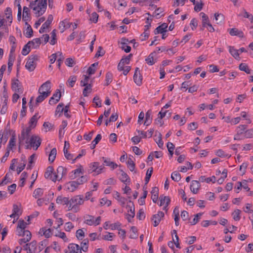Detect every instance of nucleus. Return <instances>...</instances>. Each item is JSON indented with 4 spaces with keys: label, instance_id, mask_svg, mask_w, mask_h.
<instances>
[{
    "label": "nucleus",
    "instance_id": "f257e3e1",
    "mask_svg": "<svg viewBox=\"0 0 253 253\" xmlns=\"http://www.w3.org/2000/svg\"><path fill=\"white\" fill-rule=\"evenodd\" d=\"M29 7L35 11L37 17L42 15L47 7V0H35L30 2Z\"/></svg>",
    "mask_w": 253,
    "mask_h": 253
},
{
    "label": "nucleus",
    "instance_id": "f03ea898",
    "mask_svg": "<svg viewBox=\"0 0 253 253\" xmlns=\"http://www.w3.org/2000/svg\"><path fill=\"white\" fill-rule=\"evenodd\" d=\"M39 59L37 55H31L29 56L25 65V68L30 72L33 71L37 66L36 62Z\"/></svg>",
    "mask_w": 253,
    "mask_h": 253
},
{
    "label": "nucleus",
    "instance_id": "7ed1b4c3",
    "mask_svg": "<svg viewBox=\"0 0 253 253\" xmlns=\"http://www.w3.org/2000/svg\"><path fill=\"white\" fill-rule=\"evenodd\" d=\"M67 172L66 168L62 166H59L56 169V172L53 174L52 181L54 182H55L56 180L60 181L66 175Z\"/></svg>",
    "mask_w": 253,
    "mask_h": 253
},
{
    "label": "nucleus",
    "instance_id": "20e7f679",
    "mask_svg": "<svg viewBox=\"0 0 253 253\" xmlns=\"http://www.w3.org/2000/svg\"><path fill=\"white\" fill-rule=\"evenodd\" d=\"M99 165L100 164L99 162L91 163L89 166L88 172L92 173L94 172L96 174L101 173L104 169V167L103 166H99Z\"/></svg>",
    "mask_w": 253,
    "mask_h": 253
},
{
    "label": "nucleus",
    "instance_id": "39448f33",
    "mask_svg": "<svg viewBox=\"0 0 253 253\" xmlns=\"http://www.w3.org/2000/svg\"><path fill=\"white\" fill-rule=\"evenodd\" d=\"M29 142L31 147H33L35 150H37L41 144V139L38 136L32 135Z\"/></svg>",
    "mask_w": 253,
    "mask_h": 253
},
{
    "label": "nucleus",
    "instance_id": "423d86ee",
    "mask_svg": "<svg viewBox=\"0 0 253 253\" xmlns=\"http://www.w3.org/2000/svg\"><path fill=\"white\" fill-rule=\"evenodd\" d=\"M133 80L134 83L138 86H140L142 84V76L140 73L139 68L137 67L135 69L133 75Z\"/></svg>",
    "mask_w": 253,
    "mask_h": 253
},
{
    "label": "nucleus",
    "instance_id": "0eeeda50",
    "mask_svg": "<svg viewBox=\"0 0 253 253\" xmlns=\"http://www.w3.org/2000/svg\"><path fill=\"white\" fill-rule=\"evenodd\" d=\"M164 216V213L163 211H159L157 214L153 215L152 220L153 221V225L154 227L157 226L161 221V219Z\"/></svg>",
    "mask_w": 253,
    "mask_h": 253
},
{
    "label": "nucleus",
    "instance_id": "6e6552de",
    "mask_svg": "<svg viewBox=\"0 0 253 253\" xmlns=\"http://www.w3.org/2000/svg\"><path fill=\"white\" fill-rule=\"evenodd\" d=\"M53 16L52 15H49L46 21L42 24V27L40 29V33H43L45 32V30L47 29L50 25L51 24L52 21H53Z\"/></svg>",
    "mask_w": 253,
    "mask_h": 253
},
{
    "label": "nucleus",
    "instance_id": "1a4fd4ad",
    "mask_svg": "<svg viewBox=\"0 0 253 253\" xmlns=\"http://www.w3.org/2000/svg\"><path fill=\"white\" fill-rule=\"evenodd\" d=\"M84 200L81 195L75 196L70 200V202L71 203V205H73L74 206L82 205L84 203Z\"/></svg>",
    "mask_w": 253,
    "mask_h": 253
},
{
    "label": "nucleus",
    "instance_id": "9d476101",
    "mask_svg": "<svg viewBox=\"0 0 253 253\" xmlns=\"http://www.w3.org/2000/svg\"><path fill=\"white\" fill-rule=\"evenodd\" d=\"M39 93L40 94L37 97L36 100L35 105L36 106H38L40 103L42 102L46 97H47L50 95V92H47V91L41 92V93Z\"/></svg>",
    "mask_w": 253,
    "mask_h": 253
},
{
    "label": "nucleus",
    "instance_id": "9b49d317",
    "mask_svg": "<svg viewBox=\"0 0 253 253\" xmlns=\"http://www.w3.org/2000/svg\"><path fill=\"white\" fill-rule=\"evenodd\" d=\"M51 88L50 86V82L49 81H47L44 83H43L39 88L38 92L39 93H41V92H49L50 93H51V91L50 90Z\"/></svg>",
    "mask_w": 253,
    "mask_h": 253
},
{
    "label": "nucleus",
    "instance_id": "f8f14e48",
    "mask_svg": "<svg viewBox=\"0 0 253 253\" xmlns=\"http://www.w3.org/2000/svg\"><path fill=\"white\" fill-rule=\"evenodd\" d=\"M200 186V183L198 181L193 180L190 185V190L193 194H197Z\"/></svg>",
    "mask_w": 253,
    "mask_h": 253
},
{
    "label": "nucleus",
    "instance_id": "ddd939ff",
    "mask_svg": "<svg viewBox=\"0 0 253 253\" xmlns=\"http://www.w3.org/2000/svg\"><path fill=\"white\" fill-rule=\"evenodd\" d=\"M168 26L167 23H163L155 29L154 31V34L157 35L158 34L166 33L167 31V29L168 28Z\"/></svg>",
    "mask_w": 253,
    "mask_h": 253
},
{
    "label": "nucleus",
    "instance_id": "4468645a",
    "mask_svg": "<svg viewBox=\"0 0 253 253\" xmlns=\"http://www.w3.org/2000/svg\"><path fill=\"white\" fill-rule=\"evenodd\" d=\"M12 89L18 93L22 92V89L20 87L19 81L18 79H16L13 81L11 84Z\"/></svg>",
    "mask_w": 253,
    "mask_h": 253
},
{
    "label": "nucleus",
    "instance_id": "2eb2a0df",
    "mask_svg": "<svg viewBox=\"0 0 253 253\" xmlns=\"http://www.w3.org/2000/svg\"><path fill=\"white\" fill-rule=\"evenodd\" d=\"M228 31L229 32V33L231 36H236L242 38L244 37L243 32L238 30L236 28L229 29L228 30Z\"/></svg>",
    "mask_w": 253,
    "mask_h": 253
},
{
    "label": "nucleus",
    "instance_id": "dca6fc26",
    "mask_svg": "<svg viewBox=\"0 0 253 253\" xmlns=\"http://www.w3.org/2000/svg\"><path fill=\"white\" fill-rule=\"evenodd\" d=\"M102 161L104 162V164L106 166L110 167L112 169H115L117 168L118 165L116 163L111 162L110 158L105 157H102Z\"/></svg>",
    "mask_w": 253,
    "mask_h": 253
},
{
    "label": "nucleus",
    "instance_id": "f3484780",
    "mask_svg": "<svg viewBox=\"0 0 253 253\" xmlns=\"http://www.w3.org/2000/svg\"><path fill=\"white\" fill-rule=\"evenodd\" d=\"M78 187L75 181H70L65 185V188L71 192L74 191Z\"/></svg>",
    "mask_w": 253,
    "mask_h": 253
},
{
    "label": "nucleus",
    "instance_id": "a211bd4d",
    "mask_svg": "<svg viewBox=\"0 0 253 253\" xmlns=\"http://www.w3.org/2000/svg\"><path fill=\"white\" fill-rule=\"evenodd\" d=\"M30 247H29L28 253H38V248L37 247V242L33 241L29 243Z\"/></svg>",
    "mask_w": 253,
    "mask_h": 253
},
{
    "label": "nucleus",
    "instance_id": "6ab92c4d",
    "mask_svg": "<svg viewBox=\"0 0 253 253\" xmlns=\"http://www.w3.org/2000/svg\"><path fill=\"white\" fill-rule=\"evenodd\" d=\"M156 54V51L151 53L148 57L145 59L146 63L149 65H153L156 61V59H154V57Z\"/></svg>",
    "mask_w": 253,
    "mask_h": 253
},
{
    "label": "nucleus",
    "instance_id": "aec40b11",
    "mask_svg": "<svg viewBox=\"0 0 253 253\" xmlns=\"http://www.w3.org/2000/svg\"><path fill=\"white\" fill-rule=\"evenodd\" d=\"M68 248L73 253H82L81 247L77 244H70L68 246Z\"/></svg>",
    "mask_w": 253,
    "mask_h": 253
},
{
    "label": "nucleus",
    "instance_id": "412c9836",
    "mask_svg": "<svg viewBox=\"0 0 253 253\" xmlns=\"http://www.w3.org/2000/svg\"><path fill=\"white\" fill-rule=\"evenodd\" d=\"M160 206H162L164 205L165 202H166V204L165 207H164V209L166 210V208L169 205L170 199L169 197L168 196H161L160 197Z\"/></svg>",
    "mask_w": 253,
    "mask_h": 253
},
{
    "label": "nucleus",
    "instance_id": "4be33fe9",
    "mask_svg": "<svg viewBox=\"0 0 253 253\" xmlns=\"http://www.w3.org/2000/svg\"><path fill=\"white\" fill-rule=\"evenodd\" d=\"M152 111L151 110H149L145 114V121L144 122V125L147 126L150 125L152 122V117L151 116Z\"/></svg>",
    "mask_w": 253,
    "mask_h": 253
},
{
    "label": "nucleus",
    "instance_id": "5701e85b",
    "mask_svg": "<svg viewBox=\"0 0 253 253\" xmlns=\"http://www.w3.org/2000/svg\"><path fill=\"white\" fill-rule=\"evenodd\" d=\"M53 168L51 166H49L47 168L46 171L44 173V177L46 178L49 179L52 181L53 176L52 175L53 171Z\"/></svg>",
    "mask_w": 253,
    "mask_h": 253
},
{
    "label": "nucleus",
    "instance_id": "b1692460",
    "mask_svg": "<svg viewBox=\"0 0 253 253\" xmlns=\"http://www.w3.org/2000/svg\"><path fill=\"white\" fill-rule=\"evenodd\" d=\"M56 203L59 204L68 205L70 200L69 198L59 196L56 199Z\"/></svg>",
    "mask_w": 253,
    "mask_h": 253
},
{
    "label": "nucleus",
    "instance_id": "393cba45",
    "mask_svg": "<svg viewBox=\"0 0 253 253\" xmlns=\"http://www.w3.org/2000/svg\"><path fill=\"white\" fill-rule=\"evenodd\" d=\"M28 42L31 46H32L33 48H37L39 47L40 45L41 44V40L40 38H35L33 39L32 41Z\"/></svg>",
    "mask_w": 253,
    "mask_h": 253
},
{
    "label": "nucleus",
    "instance_id": "a878e982",
    "mask_svg": "<svg viewBox=\"0 0 253 253\" xmlns=\"http://www.w3.org/2000/svg\"><path fill=\"white\" fill-rule=\"evenodd\" d=\"M30 19L29 9L26 6L23 7V20L27 22Z\"/></svg>",
    "mask_w": 253,
    "mask_h": 253
},
{
    "label": "nucleus",
    "instance_id": "bb28decb",
    "mask_svg": "<svg viewBox=\"0 0 253 253\" xmlns=\"http://www.w3.org/2000/svg\"><path fill=\"white\" fill-rule=\"evenodd\" d=\"M129 204L127 205V207L129 208V211L131 212V214H127V215L129 216L131 218H133L135 216V208L134 204L131 201H129Z\"/></svg>",
    "mask_w": 253,
    "mask_h": 253
},
{
    "label": "nucleus",
    "instance_id": "cd10ccee",
    "mask_svg": "<svg viewBox=\"0 0 253 253\" xmlns=\"http://www.w3.org/2000/svg\"><path fill=\"white\" fill-rule=\"evenodd\" d=\"M228 48L229 51L233 57H234L235 58L239 57V53L238 52V50L235 49L234 46H229Z\"/></svg>",
    "mask_w": 253,
    "mask_h": 253
},
{
    "label": "nucleus",
    "instance_id": "c85d7f7f",
    "mask_svg": "<svg viewBox=\"0 0 253 253\" xmlns=\"http://www.w3.org/2000/svg\"><path fill=\"white\" fill-rule=\"evenodd\" d=\"M27 138L26 141V143H28L29 137H27V135L24 132V131H21V134L20 136H19V143L20 145L24 144V140Z\"/></svg>",
    "mask_w": 253,
    "mask_h": 253
},
{
    "label": "nucleus",
    "instance_id": "c756f323",
    "mask_svg": "<svg viewBox=\"0 0 253 253\" xmlns=\"http://www.w3.org/2000/svg\"><path fill=\"white\" fill-rule=\"evenodd\" d=\"M57 150L55 148L51 149L48 157V161L51 163H53L56 158Z\"/></svg>",
    "mask_w": 253,
    "mask_h": 253
},
{
    "label": "nucleus",
    "instance_id": "7c9ffc66",
    "mask_svg": "<svg viewBox=\"0 0 253 253\" xmlns=\"http://www.w3.org/2000/svg\"><path fill=\"white\" fill-rule=\"evenodd\" d=\"M86 219L84 221V223L88 225H94V216L90 215H86L85 216Z\"/></svg>",
    "mask_w": 253,
    "mask_h": 253
},
{
    "label": "nucleus",
    "instance_id": "2f4dec72",
    "mask_svg": "<svg viewBox=\"0 0 253 253\" xmlns=\"http://www.w3.org/2000/svg\"><path fill=\"white\" fill-rule=\"evenodd\" d=\"M194 4L195 5L194 10L199 12L203 8L204 3L202 0H196V2Z\"/></svg>",
    "mask_w": 253,
    "mask_h": 253
},
{
    "label": "nucleus",
    "instance_id": "473e14b6",
    "mask_svg": "<svg viewBox=\"0 0 253 253\" xmlns=\"http://www.w3.org/2000/svg\"><path fill=\"white\" fill-rule=\"evenodd\" d=\"M151 27V25L150 24H149V25H145V29H144V32L141 35V36L144 37V38H142L141 39V41H145L146 40L149 36V32L148 31L149 29Z\"/></svg>",
    "mask_w": 253,
    "mask_h": 253
},
{
    "label": "nucleus",
    "instance_id": "72a5a7b5",
    "mask_svg": "<svg viewBox=\"0 0 253 253\" xmlns=\"http://www.w3.org/2000/svg\"><path fill=\"white\" fill-rule=\"evenodd\" d=\"M98 65V62H95L93 64H91V66L88 68L87 73L89 75H91L94 74L95 72L96 69L95 67L97 66Z\"/></svg>",
    "mask_w": 253,
    "mask_h": 253
},
{
    "label": "nucleus",
    "instance_id": "f704fd0d",
    "mask_svg": "<svg viewBox=\"0 0 253 253\" xmlns=\"http://www.w3.org/2000/svg\"><path fill=\"white\" fill-rule=\"evenodd\" d=\"M202 15V25L203 27H205L206 25H208V24H210L209 19L208 16L204 12H201L200 13Z\"/></svg>",
    "mask_w": 253,
    "mask_h": 253
},
{
    "label": "nucleus",
    "instance_id": "c9c22d12",
    "mask_svg": "<svg viewBox=\"0 0 253 253\" xmlns=\"http://www.w3.org/2000/svg\"><path fill=\"white\" fill-rule=\"evenodd\" d=\"M153 168L151 167L148 169L146 173V176L145 178V184L147 185L148 183L149 182L150 179L151 178V176L152 175V174L153 173Z\"/></svg>",
    "mask_w": 253,
    "mask_h": 253
},
{
    "label": "nucleus",
    "instance_id": "e433bc0d",
    "mask_svg": "<svg viewBox=\"0 0 253 253\" xmlns=\"http://www.w3.org/2000/svg\"><path fill=\"white\" fill-rule=\"evenodd\" d=\"M12 212L17 215L16 219H18L19 216L22 214V211L16 204L13 205Z\"/></svg>",
    "mask_w": 253,
    "mask_h": 253
},
{
    "label": "nucleus",
    "instance_id": "4c0bfd02",
    "mask_svg": "<svg viewBox=\"0 0 253 253\" xmlns=\"http://www.w3.org/2000/svg\"><path fill=\"white\" fill-rule=\"evenodd\" d=\"M37 115L38 114H36L31 118L29 121V126H32L33 128H34L37 125L38 121Z\"/></svg>",
    "mask_w": 253,
    "mask_h": 253
},
{
    "label": "nucleus",
    "instance_id": "58836bf2",
    "mask_svg": "<svg viewBox=\"0 0 253 253\" xmlns=\"http://www.w3.org/2000/svg\"><path fill=\"white\" fill-rule=\"evenodd\" d=\"M102 136L100 134H98L97 135L95 139L92 141L91 146H90V148L93 149L95 148L96 145L99 142V141L101 139Z\"/></svg>",
    "mask_w": 253,
    "mask_h": 253
},
{
    "label": "nucleus",
    "instance_id": "ea45409f",
    "mask_svg": "<svg viewBox=\"0 0 253 253\" xmlns=\"http://www.w3.org/2000/svg\"><path fill=\"white\" fill-rule=\"evenodd\" d=\"M77 81V77L75 76H71L69 77L67 81V84L70 87H73Z\"/></svg>",
    "mask_w": 253,
    "mask_h": 253
},
{
    "label": "nucleus",
    "instance_id": "a19ab883",
    "mask_svg": "<svg viewBox=\"0 0 253 253\" xmlns=\"http://www.w3.org/2000/svg\"><path fill=\"white\" fill-rule=\"evenodd\" d=\"M31 45L30 44H29V42H28L27 44H26L23 49H22V55H27L28 54H29V53L31 51V49H30V47H31Z\"/></svg>",
    "mask_w": 253,
    "mask_h": 253
},
{
    "label": "nucleus",
    "instance_id": "79ce46f5",
    "mask_svg": "<svg viewBox=\"0 0 253 253\" xmlns=\"http://www.w3.org/2000/svg\"><path fill=\"white\" fill-rule=\"evenodd\" d=\"M239 69L241 71H243L245 72H246L247 74H250L251 73V70L249 69L248 66L244 63H241L239 65Z\"/></svg>",
    "mask_w": 253,
    "mask_h": 253
},
{
    "label": "nucleus",
    "instance_id": "37998d69",
    "mask_svg": "<svg viewBox=\"0 0 253 253\" xmlns=\"http://www.w3.org/2000/svg\"><path fill=\"white\" fill-rule=\"evenodd\" d=\"M171 178L173 180L178 182L181 179V175L178 172L175 171L171 173Z\"/></svg>",
    "mask_w": 253,
    "mask_h": 253
},
{
    "label": "nucleus",
    "instance_id": "c03bdc74",
    "mask_svg": "<svg viewBox=\"0 0 253 253\" xmlns=\"http://www.w3.org/2000/svg\"><path fill=\"white\" fill-rule=\"evenodd\" d=\"M15 143L16 139L15 137V135H12L9 140V144L7 147L6 149H8L9 150L12 149V147L15 145Z\"/></svg>",
    "mask_w": 253,
    "mask_h": 253
},
{
    "label": "nucleus",
    "instance_id": "a18cd8bd",
    "mask_svg": "<svg viewBox=\"0 0 253 253\" xmlns=\"http://www.w3.org/2000/svg\"><path fill=\"white\" fill-rule=\"evenodd\" d=\"M73 174L70 175L71 179H74L79 175L80 173H82V169L81 168L77 169L72 171Z\"/></svg>",
    "mask_w": 253,
    "mask_h": 253
},
{
    "label": "nucleus",
    "instance_id": "49530a36",
    "mask_svg": "<svg viewBox=\"0 0 253 253\" xmlns=\"http://www.w3.org/2000/svg\"><path fill=\"white\" fill-rule=\"evenodd\" d=\"M215 19L217 24L221 23L224 20L223 15L216 13L214 14Z\"/></svg>",
    "mask_w": 253,
    "mask_h": 253
},
{
    "label": "nucleus",
    "instance_id": "de8ad7c7",
    "mask_svg": "<svg viewBox=\"0 0 253 253\" xmlns=\"http://www.w3.org/2000/svg\"><path fill=\"white\" fill-rule=\"evenodd\" d=\"M25 24L28 25L25 36L27 38H31L33 36V29L31 26L28 24L27 22H25Z\"/></svg>",
    "mask_w": 253,
    "mask_h": 253
},
{
    "label": "nucleus",
    "instance_id": "09e8293b",
    "mask_svg": "<svg viewBox=\"0 0 253 253\" xmlns=\"http://www.w3.org/2000/svg\"><path fill=\"white\" fill-rule=\"evenodd\" d=\"M241 212V211L240 210L236 209L232 213V215L233 216V219L235 221H239L240 219L241 216H240V214Z\"/></svg>",
    "mask_w": 253,
    "mask_h": 253
},
{
    "label": "nucleus",
    "instance_id": "8fccbe9b",
    "mask_svg": "<svg viewBox=\"0 0 253 253\" xmlns=\"http://www.w3.org/2000/svg\"><path fill=\"white\" fill-rule=\"evenodd\" d=\"M43 194V190L41 188H37L33 192V196L35 198H37L39 197H41Z\"/></svg>",
    "mask_w": 253,
    "mask_h": 253
},
{
    "label": "nucleus",
    "instance_id": "3c124183",
    "mask_svg": "<svg viewBox=\"0 0 253 253\" xmlns=\"http://www.w3.org/2000/svg\"><path fill=\"white\" fill-rule=\"evenodd\" d=\"M121 176L120 178V180L123 183H126V182H127V180H129V177L128 175L123 170H121Z\"/></svg>",
    "mask_w": 253,
    "mask_h": 253
},
{
    "label": "nucleus",
    "instance_id": "603ef678",
    "mask_svg": "<svg viewBox=\"0 0 253 253\" xmlns=\"http://www.w3.org/2000/svg\"><path fill=\"white\" fill-rule=\"evenodd\" d=\"M132 233L130 235L129 238L131 239H136L138 237V234H137V229L136 227L132 226L130 229Z\"/></svg>",
    "mask_w": 253,
    "mask_h": 253
},
{
    "label": "nucleus",
    "instance_id": "864d4df0",
    "mask_svg": "<svg viewBox=\"0 0 253 253\" xmlns=\"http://www.w3.org/2000/svg\"><path fill=\"white\" fill-rule=\"evenodd\" d=\"M202 214L203 213L200 212L195 215L194 218L193 219L192 221L190 222L191 224L192 225H194L197 224L199 222L201 218V216L202 215Z\"/></svg>",
    "mask_w": 253,
    "mask_h": 253
},
{
    "label": "nucleus",
    "instance_id": "5fc2aeb1",
    "mask_svg": "<svg viewBox=\"0 0 253 253\" xmlns=\"http://www.w3.org/2000/svg\"><path fill=\"white\" fill-rule=\"evenodd\" d=\"M29 224V223H27L23 219H20L18 222V225L17 228H19L25 230L27 225Z\"/></svg>",
    "mask_w": 253,
    "mask_h": 253
},
{
    "label": "nucleus",
    "instance_id": "6e6d98bb",
    "mask_svg": "<svg viewBox=\"0 0 253 253\" xmlns=\"http://www.w3.org/2000/svg\"><path fill=\"white\" fill-rule=\"evenodd\" d=\"M217 222L216 221H210V220H204L202 222V226L204 227H207L210 225V224L216 225Z\"/></svg>",
    "mask_w": 253,
    "mask_h": 253
},
{
    "label": "nucleus",
    "instance_id": "4d7b16f0",
    "mask_svg": "<svg viewBox=\"0 0 253 253\" xmlns=\"http://www.w3.org/2000/svg\"><path fill=\"white\" fill-rule=\"evenodd\" d=\"M247 128L246 125H240L238 128H237V133L238 134H242L244 133H245Z\"/></svg>",
    "mask_w": 253,
    "mask_h": 253
},
{
    "label": "nucleus",
    "instance_id": "13d9d810",
    "mask_svg": "<svg viewBox=\"0 0 253 253\" xmlns=\"http://www.w3.org/2000/svg\"><path fill=\"white\" fill-rule=\"evenodd\" d=\"M64 104L63 103H59L56 109L55 114L58 113H60L59 116H61L62 112H63Z\"/></svg>",
    "mask_w": 253,
    "mask_h": 253
},
{
    "label": "nucleus",
    "instance_id": "bf43d9fd",
    "mask_svg": "<svg viewBox=\"0 0 253 253\" xmlns=\"http://www.w3.org/2000/svg\"><path fill=\"white\" fill-rule=\"evenodd\" d=\"M127 164L129 170L131 171H133L135 169V164L131 158L128 159Z\"/></svg>",
    "mask_w": 253,
    "mask_h": 253
},
{
    "label": "nucleus",
    "instance_id": "052dcab7",
    "mask_svg": "<svg viewBox=\"0 0 253 253\" xmlns=\"http://www.w3.org/2000/svg\"><path fill=\"white\" fill-rule=\"evenodd\" d=\"M88 244V241L87 239H84V241L81 243V249L84 252H86L88 249V246L87 245Z\"/></svg>",
    "mask_w": 253,
    "mask_h": 253
},
{
    "label": "nucleus",
    "instance_id": "680f3d73",
    "mask_svg": "<svg viewBox=\"0 0 253 253\" xmlns=\"http://www.w3.org/2000/svg\"><path fill=\"white\" fill-rule=\"evenodd\" d=\"M113 75L111 72H107L106 75V85H108L112 81Z\"/></svg>",
    "mask_w": 253,
    "mask_h": 253
},
{
    "label": "nucleus",
    "instance_id": "e2e57ef3",
    "mask_svg": "<svg viewBox=\"0 0 253 253\" xmlns=\"http://www.w3.org/2000/svg\"><path fill=\"white\" fill-rule=\"evenodd\" d=\"M51 40H50V43L51 45H54L55 44L56 42V30H53L51 33Z\"/></svg>",
    "mask_w": 253,
    "mask_h": 253
},
{
    "label": "nucleus",
    "instance_id": "0e129e2a",
    "mask_svg": "<svg viewBox=\"0 0 253 253\" xmlns=\"http://www.w3.org/2000/svg\"><path fill=\"white\" fill-rule=\"evenodd\" d=\"M47 242L48 241L46 239L41 241L39 244L38 252L40 253L41 252L43 249V248L47 245Z\"/></svg>",
    "mask_w": 253,
    "mask_h": 253
},
{
    "label": "nucleus",
    "instance_id": "69168bd1",
    "mask_svg": "<svg viewBox=\"0 0 253 253\" xmlns=\"http://www.w3.org/2000/svg\"><path fill=\"white\" fill-rule=\"evenodd\" d=\"M121 44H122L121 48L124 50L126 52L128 53L131 50V47L130 46L127 45L126 44V42H121Z\"/></svg>",
    "mask_w": 253,
    "mask_h": 253
},
{
    "label": "nucleus",
    "instance_id": "338daca9",
    "mask_svg": "<svg viewBox=\"0 0 253 253\" xmlns=\"http://www.w3.org/2000/svg\"><path fill=\"white\" fill-rule=\"evenodd\" d=\"M76 236L77 238L79 240H82L83 238V237L84 236V231L83 230V229H78L76 231Z\"/></svg>",
    "mask_w": 253,
    "mask_h": 253
},
{
    "label": "nucleus",
    "instance_id": "774afa93",
    "mask_svg": "<svg viewBox=\"0 0 253 253\" xmlns=\"http://www.w3.org/2000/svg\"><path fill=\"white\" fill-rule=\"evenodd\" d=\"M105 53V52L103 49L102 47L100 46L98 48V50L95 54V57L98 58L100 56H103L104 55Z\"/></svg>",
    "mask_w": 253,
    "mask_h": 253
}]
</instances>
